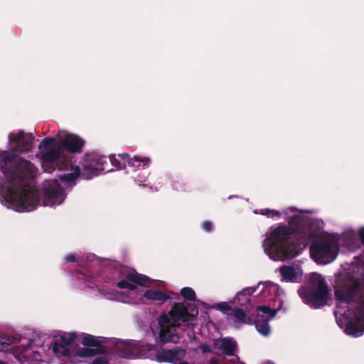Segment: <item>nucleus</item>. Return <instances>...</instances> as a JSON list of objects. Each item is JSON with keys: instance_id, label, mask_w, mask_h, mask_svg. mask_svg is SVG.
Returning <instances> with one entry per match:
<instances>
[{"instance_id": "f257e3e1", "label": "nucleus", "mask_w": 364, "mask_h": 364, "mask_svg": "<svg viewBox=\"0 0 364 364\" xmlns=\"http://www.w3.org/2000/svg\"><path fill=\"white\" fill-rule=\"evenodd\" d=\"M0 171L6 183L2 196L9 206L16 211H31L40 203L38 191L30 186L36 167L31 161L7 151H0Z\"/></svg>"}, {"instance_id": "f03ea898", "label": "nucleus", "mask_w": 364, "mask_h": 364, "mask_svg": "<svg viewBox=\"0 0 364 364\" xmlns=\"http://www.w3.org/2000/svg\"><path fill=\"white\" fill-rule=\"evenodd\" d=\"M296 228L287 225H279L264 240V250L274 260L284 261L295 257L299 254L297 244L292 236Z\"/></svg>"}, {"instance_id": "7ed1b4c3", "label": "nucleus", "mask_w": 364, "mask_h": 364, "mask_svg": "<svg viewBox=\"0 0 364 364\" xmlns=\"http://www.w3.org/2000/svg\"><path fill=\"white\" fill-rule=\"evenodd\" d=\"M192 320V315L187 306L183 303L175 302L168 312V315L162 313L158 318L160 327L159 338L163 343H176L178 336L176 333V327H179L181 323Z\"/></svg>"}, {"instance_id": "20e7f679", "label": "nucleus", "mask_w": 364, "mask_h": 364, "mask_svg": "<svg viewBox=\"0 0 364 364\" xmlns=\"http://www.w3.org/2000/svg\"><path fill=\"white\" fill-rule=\"evenodd\" d=\"M311 285L302 287L298 294L303 301L314 309H319L327 304L328 288L325 279L319 275L311 279Z\"/></svg>"}, {"instance_id": "39448f33", "label": "nucleus", "mask_w": 364, "mask_h": 364, "mask_svg": "<svg viewBox=\"0 0 364 364\" xmlns=\"http://www.w3.org/2000/svg\"><path fill=\"white\" fill-rule=\"evenodd\" d=\"M339 251L338 242L332 237L324 236L312 242L310 254L318 264H328L337 257Z\"/></svg>"}, {"instance_id": "423d86ee", "label": "nucleus", "mask_w": 364, "mask_h": 364, "mask_svg": "<svg viewBox=\"0 0 364 364\" xmlns=\"http://www.w3.org/2000/svg\"><path fill=\"white\" fill-rule=\"evenodd\" d=\"M358 296V308H364V278L354 280L352 285L335 290V297L340 302L350 304Z\"/></svg>"}, {"instance_id": "0eeeda50", "label": "nucleus", "mask_w": 364, "mask_h": 364, "mask_svg": "<svg viewBox=\"0 0 364 364\" xmlns=\"http://www.w3.org/2000/svg\"><path fill=\"white\" fill-rule=\"evenodd\" d=\"M38 148H43L46 150L42 154L43 161L53 163L59 161L62 162L60 166L61 169L67 168L70 165L71 161L70 159L62 157L60 144H58L54 138L50 136L46 137L42 140Z\"/></svg>"}, {"instance_id": "6e6552de", "label": "nucleus", "mask_w": 364, "mask_h": 364, "mask_svg": "<svg viewBox=\"0 0 364 364\" xmlns=\"http://www.w3.org/2000/svg\"><path fill=\"white\" fill-rule=\"evenodd\" d=\"M119 277L124 278L117 282L116 286L119 289H127L134 291L136 286L149 287L152 284V280L146 275L139 274L135 270H129L125 268H120L118 271Z\"/></svg>"}, {"instance_id": "1a4fd4ad", "label": "nucleus", "mask_w": 364, "mask_h": 364, "mask_svg": "<svg viewBox=\"0 0 364 364\" xmlns=\"http://www.w3.org/2000/svg\"><path fill=\"white\" fill-rule=\"evenodd\" d=\"M139 342L134 341H117L112 347H106L107 357L111 360L113 357H119L127 359L136 358L140 353Z\"/></svg>"}, {"instance_id": "9d476101", "label": "nucleus", "mask_w": 364, "mask_h": 364, "mask_svg": "<svg viewBox=\"0 0 364 364\" xmlns=\"http://www.w3.org/2000/svg\"><path fill=\"white\" fill-rule=\"evenodd\" d=\"M43 196L46 200L45 205H60L65 198V193L64 188L55 179L44 184Z\"/></svg>"}, {"instance_id": "9b49d317", "label": "nucleus", "mask_w": 364, "mask_h": 364, "mask_svg": "<svg viewBox=\"0 0 364 364\" xmlns=\"http://www.w3.org/2000/svg\"><path fill=\"white\" fill-rule=\"evenodd\" d=\"M109 157L100 156L95 157L92 162L84 165L82 176L85 179H90L93 176H97L100 171H106L109 172L112 168H108Z\"/></svg>"}, {"instance_id": "f8f14e48", "label": "nucleus", "mask_w": 364, "mask_h": 364, "mask_svg": "<svg viewBox=\"0 0 364 364\" xmlns=\"http://www.w3.org/2000/svg\"><path fill=\"white\" fill-rule=\"evenodd\" d=\"M9 139L14 151L26 152L32 149L34 137L32 134H26L23 130H20L17 134L10 133Z\"/></svg>"}, {"instance_id": "ddd939ff", "label": "nucleus", "mask_w": 364, "mask_h": 364, "mask_svg": "<svg viewBox=\"0 0 364 364\" xmlns=\"http://www.w3.org/2000/svg\"><path fill=\"white\" fill-rule=\"evenodd\" d=\"M77 335L75 333H64L60 336L61 343L53 342L51 346L53 352L57 356H68L70 357V350L67 346L70 345L77 338Z\"/></svg>"}, {"instance_id": "4468645a", "label": "nucleus", "mask_w": 364, "mask_h": 364, "mask_svg": "<svg viewBox=\"0 0 364 364\" xmlns=\"http://www.w3.org/2000/svg\"><path fill=\"white\" fill-rule=\"evenodd\" d=\"M85 141L80 136L68 134L61 140L60 146L70 154L81 153Z\"/></svg>"}, {"instance_id": "2eb2a0df", "label": "nucleus", "mask_w": 364, "mask_h": 364, "mask_svg": "<svg viewBox=\"0 0 364 364\" xmlns=\"http://www.w3.org/2000/svg\"><path fill=\"white\" fill-rule=\"evenodd\" d=\"M185 355V350L178 347L169 350L161 349V350L156 355V360L158 363H176L182 360Z\"/></svg>"}, {"instance_id": "dca6fc26", "label": "nucleus", "mask_w": 364, "mask_h": 364, "mask_svg": "<svg viewBox=\"0 0 364 364\" xmlns=\"http://www.w3.org/2000/svg\"><path fill=\"white\" fill-rule=\"evenodd\" d=\"M344 331L346 334L353 337H359L364 333V326L359 318L358 308L355 320H350L346 323Z\"/></svg>"}, {"instance_id": "f3484780", "label": "nucleus", "mask_w": 364, "mask_h": 364, "mask_svg": "<svg viewBox=\"0 0 364 364\" xmlns=\"http://www.w3.org/2000/svg\"><path fill=\"white\" fill-rule=\"evenodd\" d=\"M257 287H246L242 291H239L236 296L234 298V304H238L241 306H245L248 309V306H251L250 304V296L256 291Z\"/></svg>"}, {"instance_id": "a211bd4d", "label": "nucleus", "mask_w": 364, "mask_h": 364, "mask_svg": "<svg viewBox=\"0 0 364 364\" xmlns=\"http://www.w3.org/2000/svg\"><path fill=\"white\" fill-rule=\"evenodd\" d=\"M150 163L151 159L149 157H142L140 156H134L133 157L129 156V160H127V165L129 167L136 168L137 169L140 168H148Z\"/></svg>"}, {"instance_id": "6ab92c4d", "label": "nucleus", "mask_w": 364, "mask_h": 364, "mask_svg": "<svg viewBox=\"0 0 364 364\" xmlns=\"http://www.w3.org/2000/svg\"><path fill=\"white\" fill-rule=\"evenodd\" d=\"M219 348L227 355H234L237 348V343L230 338H224L221 340Z\"/></svg>"}, {"instance_id": "aec40b11", "label": "nucleus", "mask_w": 364, "mask_h": 364, "mask_svg": "<svg viewBox=\"0 0 364 364\" xmlns=\"http://www.w3.org/2000/svg\"><path fill=\"white\" fill-rule=\"evenodd\" d=\"M127 160H129V154L127 153L109 157V163L117 169H124L127 165Z\"/></svg>"}, {"instance_id": "412c9836", "label": "nucleus", "mask_w": 364, "mask_h": 364, "mask_svg": "<svg viewBox=\"0 0 364 364\" xmlns=\"http://www.w3.org/2000/svg\"><path fill=\"white\" fill-rule=\"evenodd\" d=\"M144 297L147 299L152 301H157L161 303H164L167 300L170 299L169 296L166 293L159 291V290H153V289H147L144 292Z\"/></svg>"}, {"instance_id": "4be33fe9", "label": "nucleus", "mask_w": 364, "mask_h": 364, "mask_svg": "<svg viewBox=\"0 0 364 364\" xmlns=\"http://www.w3.org/2000/svg\"><path fill=\"white\" fill-rule=\"evenodd\" d=\"M106 350V347H100L96 349L80 348L77 350L75 355L80 358H88L97 354H105Z\"/></svg>"}, {"instance_id": "5701e85b", "label": "nucleus", "mask_w": 364, "mask_h": 364, "mask_svg": "<svg viewBox=\"0 0 364 364\" xmlns=\"http://www.w3.org/2000/svg\"><path fill=\"white\" fill-rule=\"evenodd\" d=\"M268 321V319H257L255 321L257 331L264 336H267L270 334V327Z\"/></svg>"}, {"instance_id": "b1692460", "label": "nucleus", "mask_w": 364, "mask_h": 364, "mask_svg": "<svg viewBox=\"0 0 364 364\" xmlns=\"http://www.w3.org/2000/svg\"><path fill=\"white\" fill-rule=\"evenodd\" d=\"M73 172L68 173H64L60 176V178L63 181L72 183L75 181V180L80 176L81 174L80 168L79 166H75V167L72 166Z\"/></svg>"}, {"instance_id": "393cba45", "label": "nucleus", "mask_w": 364, "mask_h": 364, "mask_svg": "<svg viewBox=\"0 0 364 364\" xmlns=\"http://www.w3.org/2000/svg\"><path fill=\"white\" fill-rule=\"evenodd\" d=\"M81 343L85 346L97 347V348L102 347L100 341L95 336L90 334H85Z\"/></svg>"}, {"instance_id": "a878e982", "label": "nucleus", "mask_w": 364, "mask_h": 364, "mask_svg": "<svg viewBox=\"0 0 364 364\" xmlns=\"http://www.w3.org/2000/svg\"><path fill=\"white\" fill-rule=\"evenodd\" d=\"M280 273L286 281H292L296 277L294 268L289 266H283L280 268Z\"/></svg>"}, {"instance_id": "bb28decb", "label": "nucleus", "mask_w": 364, "mask_h": 364, "mask_svg": "<svg viewBox=\"0 0 364 364\" xmlns=\"http://www.w3.org/2000/svg\"><path fill=\"white\" fill-rule=\"evenodd\" d=\"M257 311L258 313L262 314V317L266 316L268 320L273 318L277 313V310L272 309L268 306H259L257 308Z\"/></svg>"}, {"instance_id": "cd10ccee", "label": "nucleus", "mask_w": 364, "mask_h": 364, "mask_svg": "<svg viewBox=\"0 0 364 364\" xmlns=\"http://www.w3.org/2000/svg\"><path fill=\"white\" fill-rule=\"evenodd\" d=\"M181 295L186 300L195 301L196 295L194 290L191 287H183L181 289Z\"/></svg>"}, {"instance_id": "c85d7f7f", "label": "nucleus", "mask_w": 364, "mask_h": 364, "mask_svg": "<svg viewBox=\"0 0 364 364\" xmlns=\"http://www.w3.org/2000/svg\"><path fill=\"white\" fill-rule=\"evenodd\" d=\"M231 314L234 316L237 321L240 322L245 321L246 314L244 310L240 308H235L234 309H232V312Z\"/></svg>"}, {"instance_id": "c756f323", "label": "nucleus", "mask_w": 364, "mask_h": 364, "mask_svg": "<svg viewBox=\"0 0 364 364\" xmlns=\"http://www.w3.org/2000/svg\"><path fill=\"white\" fill-rule=\"evenodd\" d=\"M261 214L266 215L269 218H280L281 213L279 211L272 209L266 208L264 210H261Z\"/></svg>"}, {"instance_id": "7c9ffc66", "label": "nucleus", "mask_w": 364, "mask_h": 364, "mask_svg": "<svg viewBox=\"0 0 364 364\" xmlns=\"http://www.w3.org/2000/svg\"><path fill=\"white\" fill-rule=\"evenodd\" d=\"M215 308L223 313L232 311V307L227 302H220L215 304Z\"/></svg>"}, {"instance_id": "2f4dec72", "label": "nucleus", "mask_w": 364, "mask_h": 364, "mask_svg": "<svg viewBox=\"0 0 364 364\" xmlns=\"http://www.w3.org/2000/svg\"><path fill=\"white\" fill-rule=\"evenodd\" d=\"M299 220V216L297 215H292L291 217H289L287 219V222L289 225H294L298 223Z\"/></svg>"}, {"instance_id": "473e14b6", "label": "nucleus", "mask_w": 364, "mask_h": 364, "mask_svg": "<svg viewBox=\"0 0 364 364\" xmlns=\"http://www.w3.org/2000/svg\"><path fill=\"white\" fill-rule=\"evenodd\" d=\"M201 227L203 230L205 232H210L213 228V223L210 221H205L202 225Z\"/></svg>"}, {"instance_id": "72a5a7b5", "label": "nucleus", "mask_w": 364, "mask_h": 364, "mask_svg": "<svg viewBox=\"0 0 364 364\" xmlns=\"http://www.w3.org/2000/svg\"><path fill=\"white\" fill-rule=\"evenodd\" d=\"M92 364H109V363L106 358L98 357L92 362Z\"/></svg>"}, {"instance_id": "f704fd0d", "label": "nucleus", "mask_w": 364, "mask_h": 364, "mask_svg": "<svg viewBox=\"0 0 364 364\" xmlns=\"http://www.w3.org/2000/svg\"><path fill=\"white\" fill-rule=\"evenodd\" d=\"M10 350V344L5 341H3L0 338V351H8Z\"/></svg>"}, {"instance_id": "c9c22d12", "label": "nucleus", "mask_w": 364, "mask_h": 364, "mask_svg": "<svg viewBox=\"0 0 364 364\" xmlns=\"http://www.w3.org/2000/svg\"><path fill=\"white\" fill-rule=\"evenodd\" d=\"M76 257L74 254H70L65 257L66 262H73L75 261Z\"/></svg>"}, {"instance_id": "e433bc0d", "label": "nucleus", "mask_w": 364, "mask_h": 364, "mask_svg": "<svg viewBox=\"0 0 364 364\" xmlns=\"http://www.w3.org/2000/svg\"><path fill=\"white\" fill-rule=\"evenodd\" d=\"M358 235L359 237L362 242V243L364 245V227L361 228L358 231Z\"/></svg>"}, {"instance_id": "4c0bfd02", "label": "nucleus", "mask_w": 364, "mask_h": 364, "mask_svg": "<svg viewBox=\"0 0 364 364\" xmlns=\"http://www.w3.org/2000/svg\"><path fill=\"white\" fill-rule=\"evenodd\" d=\"M200 349L203 353L210 352V348L208 345H203L200 346Z\"/></svg>"}, {"instance_id": "58836bf2", "label": "nucleus", "mask_w": 364, "mask_h": 364, "mask_svg": "<svg viewBox=\"0 0 364 364\" xmlns=\"http://www.w3.org/2000/svg\"><path fill=\"white\" fill-rule=\"evenodd\" d=\"M243 322L246 323H248V324H252V323H255V321H253V319L251 317H250V316L247 317L246 316L245 321H243Z\"/></svg>"}, {"instance_id": "ea45409f", "label": "nucleus", "mask_w": 364, "mask_h": 364, "mask_svg": "<svg viewBox=\"0 0 364 364\" xmlns=\"http://www.w3.org/2000/svg\"><path fill=\"white\" fill-rule=\"evenodd\" d=\"M209 363L210 364H218V362L216 359L212 358L210 360Z\"/></svg>"}, {"instance_id": "a19ab883", "label": "nucleus", "mask_w": 364, "mask_h": 364, "mask_svg": "<svg viewBox=\"0 0 364 364\" xmlns=\"http://www.w3.org/2000/svg\"><path fill=\"white\" fill-rule=\"evenodd\" d=\"M136 182H139V184H141V182H144L145 180H141L140 178H136L135 179Z\"/></svg>"}, {"instance_id": "79ce46f5", "label": "nucleus", "mask_w": 364, "mask_h": 364, "mask_svg": "<svg viewBox=\"0 0 364 364\" xmlns=\"http://www.w3.org/2000/svg\"><path fill=\"white\" fill-rule=\"evenodd\" d=\"M178 364H189V363L186 361H182V362H180Z\"/></svg>"}, {"instance_id": "37998d69", "label": "nucleus", "mask_w": 364, "mask_h": 364, "mask_svg": "<svg viewBox=\"0 0 364 364\" xmlns=\"http://www.w3.org/2000/svg\"><path fill=\"white\" fill-rule=\"evenodd\" d=\"M151 348H152V346H149L148 350H150Z\"/></svg>"}, {"instance_id": "c03bdc74", "label": "nucleus", "mask_w": 364, "mask_h": 364, "mask_svg": "<svg viewBox=\"0 0 364 364\" xmlns=\"http://www.w3.org/2000/svg\"><path fill=\"white\" fill-rule=\"evenodd\" d=\"M0 364H6V363H4L3 361H0Z\"/></svg>"}, {"instance_id": "a18cd8bd", "label": "nucleus", "mask_w": 364, "mask_h": 364, "mask_svg": "<svg viewBox=\"0 0 364 364\" xmlns=\"http://www.w3.org/2000/svg\"><path fill=\"white\" fill-rule=\"evenodd\" d=\"M196 309V314H198V309L196 308H195Z\"/></svg>"}]
</instances>
